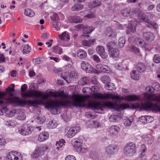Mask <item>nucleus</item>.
<instances>
[{"mask_svg":"<svg viewBox=\"0 0 160 160\" xmlns=\"http://www.w3.org/2000/svg\"><path fill=\"white\" fill-rule=\"evenodd\" d=\"M138 10V8H127L122 9L121 11V14L124 17H130L135 18L137 17Z\"/></svg>","mask_w":160,"mask_h":160,"instance_id":"obj_6","label":"nucleus"},{"mask_svg":"<svg viewBox=\"0 0 160 160\" xmlns=\"http://www.w3.org/2000/svg\"><path fill=\"white\" fill-rule=\"evenodd\" d=\"M77 152L80 153H83L87 152L88 149V148L85 146H83L82 145L77 148L76 149Z\"/></svg>","mask_w":160,"mask_h":160,"instance_id":"obj_29","label":"nucleus"},{"mask_svg":"<svg viewBox=\"0 0 160 160\" xmlns=\"http://www.w3.org/2000/svg\"><path fill=\"white\" fill-rule=\"evenodd\" d=\"M90 156L94 159L97 157V154L96 152L94 150L91 151L90 153Z\"/></svg>","mask_w":160,"mask_h":160,"instance_id":"obj_57","label":"nucleus"},{"mask_svg":"<svg viewBox=\"0 0 160 160\" xmlns=\"http://www.w3.org/2000/svg\"><path fill=\"white\" fill-rule=\"evenodd\" d=\"M82 68L87 72L93 73V68L92 66L87 62L83 61L81 64Z\"/></svg>","mask_w":160,"mask_h":160,"instance_id":"obj_13","label":"nucleus"},{"mask_svg":"<svg viewBox=\"0 0 160 160\" xmlns=\"http://www.w3.org/2000/svg\"><path fill=\"white\" fill-rule=\"evenodd\" d=\"M121 119V117L120 116L113 115H111L109 118V120L110 122H118Z\"/></svg>","mask_w":160,"mask_h":160,"instance_id":"obj_33","label":"nucleus"},{"mask_svg":"<svg viewBox=\"0 0 160 160\" xmlns=\"http://www.w3.org/2000/svg\"><path fill=\"white\" fill-rule=\"evenodd\" d=\"M92 58L95 61L97 62H100V59L99 57L97 55L95 54L92 56Z\"/></svg>","mask_w":160,"mask_h":160,"instance_id":"obj_60","label":"nucleus"},{"mask_svg":"<svg viewBox=\"0 0 160 160\" xmlns=\"http://www.w3.org/2000/svg\"><path fill=\"white\" fill-rule=\"evenodd\" d=\"M139 72L135 70H133L131 73V77L133 80H137L139 79L140 75Z\"/></svg>","mask_w":160,"mask_h":160,"instance_id":"obj_31","label":"nucleus"},{"mask_svg":"<svg viewBox=\"0 0 160 160\" xmlns=\"http://www.w3.org/2000/svg\"><path fill=\"white\" fill-rule=\"evenodd\" d=\"M33 61V62L36 64H39L42 62L41 59L40 58H38L37 59H34Z\"/></svg>","mask_w":160,"mask_h":160,"instance_id":"obj_61","label":"nucleus"},{"mask_svg":"<svg viewBox=\"0 0 160 160\" xmlns=\"http://www.w3.org/2000/svg\"><path fill=\"white\" fill-rule=\"evenodd\" d=\"M143 37L145 40L149 41L153 40L154 38L153 34L150 32L144 33L143 34Z\"/></svg>","mask_w":160,"mask_h":160,"instance_id":"obj_24","label":"nucleus"},{"mask_svg":"<svg viewBox=\"0 0 160 160\" xmlns=\"http://www.w3.org/2000/svg\"><path fill=\"white\" fill-rule=\"evenodd\" d=\"M120 131V128L116 125H112L110 127L108 130V132L111 136H116L118 134Z\"/></svg>","mask_w":160,"mask_h":160,"instance_id":"obj_14","label":"nucleus"},{"mask_svg":"<svg viewBox=\"0 0 160 160\" xmlns=\"http://www.w3.org/2000/svg\"><path fill=\"white\" fill-rule=\"evenodd\" d=\"M84 5L80 3H77L74 4L71 10L73 11H78L82 9Z\"/></svg>","mask_w":160,"mask_h":160,"instance_id":"obj_30","label":"nucleus"},{"mask_svg":"<svg viewBox=\"0 0 160 160\" xmlns=\"http://www.w3.org/2000/svg\"><path fill=\"white\" fill-rule=\"evenodd\" d=\"M65 160H76L75 157L71 155H69L66 157Z\"/></svg>","mask_w":160,"mask_h":160,"instance_id":"obj_63","label":"nucleus"},{"mask_svg":"<svg viewBox=\"0 0 160 160\" xmlns=\"http://www.w3.org/2000/svg\"><path fill=\"white\" fill-rule=\"evenodd\" d=\"M7 160H22V155L19 152L16 151H12L8 153L7 155Z\"/></svg>","mask_w":160,"mask_h":160,"instance_id":"obj_8","label":"nucleus"},{"mask_svg":"<svg viewBox=\"0 0 160 160\" xmlns=\"http://www.w3.org/2000/svg\"><path fill=\"white\" fill-rule=\"evenodd\" d=\"M142 139L147 144H151L153 142L152 137L150 134L143 135Z\"/></svg>","mask_w":160,"mask_h":160,"instance_id":"obj_19","label":"nucleus"},{"mask_svg":"<svg viewBox=\"0 0 160 160\" xmlns=\"http://www.w3.org/2000/svg\"><path fill=\"white\" fill-rule=\"evenodd\" d=\"M154 90V88L150 86H148L146 88V90L147 91L152 92H153Z\"/></svg>","mask_w":160,"mask_h":160,"instance_id":"obj_62","label":"nucleus"},{"mask_svg":"<svg viewBox=\"0 0 160 160\" xmlns=\"http://www.w3.org/2000/svg\"><path fill=\"white\" fill-rule=\"evenodd\" d=\"M65 142V140L62 139H61L59 141L56 142V146L57 147L56 149L58 150H59L60 148L64 145V143Z\"/></svg>","mask_w":160,"mask_h":160,"instance_id":"obj_39","label":"nucleus"},{"mask_svg":"<svg viewBox=\"0 0 160 160\" xmlns=\"http://www.w3.org/2000/svg\"><path fill=\"white\" fill-rule=\"evenodd\" d=\"M137 71L139 72H144L146 70L145 66L142 63L139 62L138 63L136 67Z\"/></svg>","mask_w":160,"mask_h":160,"instance_id":"obj_27","label":"nucleus"},{"mask_svg":"<svg viewBox=\"0 0 160 160\" xmlns=\"http://www.w3.org/2000/svg\"><path fill=\"white\" fill-rule=\"evenodd\" d=\"M101 2L98 0L92 1L88 4V7L91 8H93L97 7L100 6L101 5Z\"/></svg>","mask_w":160,"mask_h":160,"instance_id":"obj_28","label":"nucleus"},{"mask_svg":"<svg viewBox=\"0 0 160 160\" xmlns=\"http://www.w3.org/2000/svg\"><path fill=\"white\" fill-rule=\"evenodd\" d=\"M44 153L40 146L37 147L31 154V157L34 158H37L42 157Z\"/></svg>","mask_w":160,"mask_h":160,"instance_id":"obj_12","label":"nucleus"},{"mask_svg":"<svg viewBox=\"0 0 160 160\" xmlns=\"http://www.w3.org/2000/svg\"><path fill=\"white\" fill-rule=\"evenodd\" d=\"M77 57L81 59H84L87 56L86 52L82 49L78 50L77 52Z\"/></svg>","mask_w":160,"mask_h":160,"instance_id":"obj_26","label":"nucleus"},{"mask_svg":"<svg viewBox=\"0 0 160 160\" xmlns=\"http://www.w3.org/2000/svg\"><path fill=\"white\" fill-rule=\"evenodd\" d=\"M58 36L61 39L63 40H67L70 39L68 33L66 31L63 32Z\"/></svg>","mask_w":160,"mask_h":160,"instance_id":"obj_34","label":"nucleus"},{"mask_svg":"<svg viewBox=\"0 0 160 160\" xmlns=\"http://www.w3.org/2000/svg\"><path fill=\"white\" fill-rule=\"evenodd\" d=\"M16 122L12 121H8L5 122V125L8 127H13L15 125Z\"/></svg>","mask_w":160,"mask_h":160,"instance_id":"obj_55","label":"nucleus"},{"mask_svg":"<svg viewBox=\"0 0 160 160\" xmlns=\"http://www.w3.org/2000/svg\"><path fill=\"white\" fill-rule=\"evenodd\" d=\"M149 14V15L147 16L144 13L142 12H140L138 13V18L141 21H142L145 22H147L148 23L147 25L148 27L153 28L155 29H157L158 27L157 24L155 22L148 20L149 19L152 18L154 17V15L151 13H150Z\"/></svg>","mask_w":160,"mask_h":160,"instance_id":"obj_4","label":"nucleus"},{"mask_svg":"<svg viewBox=\"0 0 160 160\" xmlns=\"http://www.w3.org/2000/svg\"><path fill=\"white\" fill-rule=\"evenodd\" d=\"M153 60L155 63H157L160 62V56L159 55H155L154 56Z\"/></svg>","mask_w":160,"mask_h":160,"instance_id":"obj_53","label":"nucleus"},{"mask_svg":"<svg viewBox=\"0 0 160 160\" xmlns=\"http://www.w3.org/2000/svg\"><path fill=\"white\" fill-rule=\"evenodd\" d=\"M146 123H149L152 122L154 120L153 117L150 116H146Z\"/></svg>","mask_w":160,"mask_h":160,"instance_id":"obj_56","label":"nucleus"},{"mask_svg":"<svg viewBox=\"0 0 160 160\" xmlns=\"http://www.w3.org/2000/svg\"><path fill=\"white\" fill-rule=\"evenodd\" d=\"M100 80L103 83L108 84L110 83L111 79L108 76L104 75L101 78Z\"/></svg>","mask_w":160,"mask_h":160,"instance_id":"obj_40","label":"nucleus"},{"mask_svg":"<svg viewBox=\"0 0 160 160\" xmlns=\"http://www.w3.org/2000/svg\"><path fill=\"white\" fill-rule=\"evenodd\" d=\"M101 71L106 73H109L111 72V70L108 66L103 65Z\"/></svg>","mask_w":160,"mask_h":160,"instance_id":"obj_48","label":"nucleus"},{"mask_svg":"<svg viewBox=\"0 0 160 160\" xmlns=\"http://www.w3.org/2000/svg\"><path fill=\"white\" fill-rule=\"evenodd\" d=\"M82 139L78 138H74L72 141V144L76 149L81 145H82Z\"/></svg>","mask_w":160,"mask_h":160,"instance_id":"obj_17","label":"nucleus"},{"mask_svg":"<svg viewBox=\"0 0 160 160\" xmlns=\"http://www.w3.org/2000/svg\"><path fill=\"white\" fill-rule=\"evenodd\" d=\"M51 19L52 20L53 22L58 21L59 18L57 14L54 13L52 15L51 17Z\"/></svg>","mask_w":160,"mask_h":160,"instance_id":"obj_52","label":"nucleus"},{"mask_svg":"<svg viewBox=\"0 0 160 160\" xmlns=\"http://www.w3.org/2000/svg\"><path fill=\"white\" fill-rule=\"evenodd\" d=\"M90 80V77H84L79 80L78 83L80 85H84L88 83Z\"/></svg>","mask_w":160,"mask_h":160,"instance_id":"obj_22","label":"nucleus"},{"mask_svg":"<svg viewBox=\"0 0 160 160\" xmlns=\"http://www.w3.org/2000/svg\"><path fill=\"white\" fill-rule=\"evenodd\" d=\"M95 40L93 39H90L88 40H84L82 41L83 45L85 46L90 47L94 44Z\"/></svg>","mask_w":160,"mask_h":160,"instance_id":"obj_32","label":"nucleus"},{"mask_svg":"<svg viewBox=\"0 0 160 160\" xmlns=\"http://www.w3.org/2000/svg\"><path fill=\"white\" fill-rule=\"evenodd\" d=\"M115 86L113 83H110L105 86V88L108 90H112L114 88Z\"/></svg>","mask_w":160,"mask_h":160,"instance_id":"obj_54","label":"nucleus"},{"mask_svg":"<svg viewBox=\"0 0 160 160\" xmlns=\"http://www.w3.org/2000/svg\"><path fill=\"white\" fill-rule=\"evenodd\" d=\"M26 118V115L25 113L23 112H22L20 113L18 118V119L21 120H24Z\"/></svg>","mask_w":160,"mask_h":160,"instance_id":"obj_51","label":"nucleus"},{"mask_svg":"<svg viewBox=\"0 0 160 160\" xmlns=\"http://www.w3.org/2000/svg\"><path fill=\"white\" fill-rule=\"evenodd\" d=\"M94 28L92 27H84L83 30V33L85 34H87L92 32L93 31Z\"/></svg>","mask_w":160,"mask_h":160,"instance_id":"obj_37","label":"nucleus"},{"mask_svg":"<svg viewBox=\"0 0 160 160\" xmlns=\"http://www.w3.org/2000/svg\"><path fill=\"white\" fill-rule=\"evenodd\" d=\"M28 88L26 84H23L21 87V91L22 92L21 94L22 97L26 98L29 97H34L37 98H40V100L36 99L34 101L29 100L23 101L20 100L17 97H10L5 98L6 93L0 92V99L7 104H14L17 105L24 106L28 105L30 106H35L38 105H45L48 108H50V112L53 114H59L60 112V107L67 106L68 101L64 102L59 101L56 100H49L48 97H61L66 98L67 95L65 94L63 91L60 92L50 91L47 94H44L42 92L39 91H28L24 92Z\"/></svg>","mask_w":160,"mask_h":160,"instance_id":"obj_1","label":"nucleus"},{"mask_svg":"<svg viewBox=\"0 0 160 160\" xmlns=\"http://www.w3.org/2000/svg\"><path fill=\"white\" fill-rule=\"evenodd\" d=\"M24 14L27 16L32 17L35 15V13L32 9L27 8L25 10Z\"/></svg>","mask_w":160,"mask_h":160,"instance_id":"obj_43","label":"nucleus"},{"mask_svg":"<svg viewBox=\"0 0 160 160\" xmlns=\"http://www.w3.org/2000/svg\"><path fill=\"white\" fill-rule=\"evenodd\" d=\"M119 147L115 144H110L108 146L105 148L106 152L108 154L112 155L118 151Z\"/></svg>","mask_w":160,"mask_h":160,"instance_id":"obj_10","label":"nucleus"},{"mask_svg":"<svg viewBox=\"0 0 160 160\" xmlns=\"http://www.w3.org/2000/svg\"><path fill=\"white\" fill-rule=\"evenodd\" d=\"M14 84H12L11 85V86H12V87H9L6 89V91L9 93V95L11 96H12V92L14 91Z\"/></svg>","mask_w":160,"mask_h":160,"instance_id":"obj_46","label":"nucleus"},{"mask_svg":"<svg viewBox=\"0 0 160 160\" xmlns=\"http://www.w3.org/2000/svg\"><path fill=\"white\" fill-rule=\"evenodd\" d=\"M71 118V117L70 115L69 116H68L66 114L64 115L63 117L64 120L65 121L67 122L70 120Z\"/></svg>","mask_w":160,"mask_h":160,"instance_id":"obj_64","label":"nucleus"},{"mask_svg":"<svg viewBox=\"0 0 160 160\" xmlns=\"http://www.w3.org/2000/svg\"><path fill=\"white\" fill-rule=\"evenodd\" d=\"M115 45L114 42H111L108 43L107 45L109 54L112 57L116 58L119 56V50L114 48Z\"/></svg>","mask_w":160,"mask_h":160,"instance_id":"obj_7","label":"nucleus"},{"mask_svg":"<svg viewBox=\"0 0 160 160\" xmlns=\"http://www.w3.org/2000/svg\"><path fill=\"white\" fill-rule=\"evenodd\" d=\"M45 117L44 116H40L36 118V121L38 123L42 124L45 122Z\"/></svg>","mask_w":160,"mask_h":160,"instance_id":"obj_44","label":"nucleus"},{"mask_svg":"<svg viewBox=\"0 0 160 160\" xmlns=\"http://www.w3.org/2000/svg\"><path fill=\"white\" fill-rule=\"evenodd\" d=\"M81 128L79 126L73 127L68 130L67 133V136L68 138H72L80 130Z\"/></svg>","mask_w":160,"mask_h":160,"instance_id":"obj_11","label":"nucleus"},{"mask_svg":"<svg viewBox=\"0 0 160 160\" xmlns=\"http://www.w3.org/2000/svg\"><path fill=\"white\" fill-rule=\"evenodd\" d=\"M130 50L132 52L136 53V54H140V50L139 48L134 46H131L130 47Z\"/></svg>","mask_w":160,"mask_h":160,"instance_id":"obj_45","label":"nucleus"},{"mask_svg":"<svg viewBox=\"0 0 160 160\" xmlns=\"http://www.w3.org/2000/svg\"><path fill=\"white\" fill-rule=\"evenodd\" d=\"M124 99L128 101L139 100L138 103L133 105V107L141 108L148 111H152L156 113L160 112V95L143 93L140 96L129 95L125 97Z\"/></svg>","mask_w":160,"mask_h":160,"instance_id":"obj_3","label":"nucleus"},{"mask_svg":"<svg viewBox=\"0 0 160 160\" xmlns=\"http://www.w3.org/2000/svg\"><path fill=\"white\" fill-rule=\"evenodd\" d=\"M125 43V38L124 37H121L118 40V44L121 48L124 47Z\"/></svg>","mask_w":160,"mask_h":160,"instance_id":"obj_47","label":"nucleus"},{"mask_svg":"<svg viewBox=\"0 0 160 160\" xmlns=\"http://www.w3.org/2000/svg\"><path fill=\"white\" fill-rule=\"evenodd\" d=\"M91 91L93 93V97L95 99L100 100L111 99L114 103L111 102H105L102 104L99 102H90L91 101L89 95H83L79 94H73L71 100L73 105L78 107H84L86 103H88L89 108L94 109L95 112L98 113H102V111L105 107L113 109L116 111H119L129 108L128 104L124 103L118 104L124 99V98L114 93H105L103 94L98 93L99 88L97 86L92 87Z\"/></svg>","mask_w":160,"mask_h":160,"instance_id":"obj_2","label":"nucleus"},{"mask_svg":"<svg viewBox=\"0 0 160 160\" xmlns=\"http://www.w3.org/2000/svg\"><path fill=\"white\" fill-rule=\"evenodd\" d=\"M115 67L117 69L120 70H122L123 68L122 64L121 63L116 64Z\"/></svg>","mask_w":160,"mask_h":160,"instance_id":"obj_59","label":"nucleus"},{"mask_svg":"<svg viewBox=\"0 0 160 160\" xmlns=\"http://www.w3.org/2000/svg\"><path fill=\"white\" fill-rule=\"evenodd\" d=\"M69 21L71 23H80L82 22V19L79 16H70L68 19Z\"/></svg>","mask_w":160,"mask_h":160,"instance_id":"obj_23","label":"nucleus"},{"mask_svg":"<svg viewBox=\"0 0 160 160\" xmlns=\"http://www.w3.org/2000/svg\"><path fill=\"white\" fill-rule=\"evenodd\" d=\"M89 122L90 125L92 126V127L90 126L89 127L90 128L98 127L100 125L99 122Z\"/></svg>","mask_w":160,"mask_h":160,"instance_id":"obj_50","label":"nucleus"},{"mask_svg":"<svg viewBox=\"0 0 160 160\" xmlns=\"http://www.w3.org/2000/svg\"><path fill=\"white\" fill-rule=\"evenodd\" d=\"M32 129L29 125L25 124L21 128L18 129V132L22 135H27L32 132Z\"/></svg>","mask_w":160,"mask_h":160,"instance_id":"obj_9","label":"nucleus"},{"mask_svg":"<svg viewBox=\"0 0 160 160\" xmlns=\"http://www.w3.org/2000/svg\"><path fill=\"white\" fill-rule=\"evenodd\" d=\"M52 51L54 53L60 55L62 54L63 53L62 49L61 47H59L58 46H56L54 47L53 48Z\"/></svg>","mask_w":160,"mask_h":160,"instance_id":"obj_38","label":"nucleus"},{"mask_svg":"<svg viewBox=\"0 0 160 160\" xmlns=\"http://www.w3.org/2000/svg\"><path fill=\"white\" fill-rule=\"evenodd\" d=\"M52 23L53 27L55 30L57 31L59 30L60 25L58 21L53 22Z\"/></svg>","mask_w":160,"mask_h":160,"instance_id":"obj_49","label":"nucleus"},{"mask_svg":"<svg viewBox=\"0 0 160 160\" xmlns=\"http://www.w3.org/2000/svg\"><path fill=\"white\" fill-rule=\"evenodd\" d=\"M96 50L98 53L103 59L108 57V54L105 52L104 47L102 46H98L96 48Z\"/></svg>","mask_w":160,"mask_h":160,"instance_id":"obj_15","label":"nucleus"},{"mask_svg":"<svg viewBox=\"0 0 160 160\" xmlns=\"http://www.w3.org/2000/svg\"><path fill=\"white\" fill-rule=\"evenodd\" d=\"M135 42L137 44L141 47H145L146 46L144 41L142 38H137L135 39Z\"/></svg>","mask_w":160,"mask_h":160,"instance_id":"obj_35","label":"nucleus"},{"mask_svg":"<svg viewBox=\"0 0 160 160\" xmlns=\"http://www.w3.org/2000/svg\"><path fill=\"white\" fill-rule=\"evenodd\" d=\"M106 35L110 38H114L116 36L117 32L115 30L112 29L111 28H108L106 30Z\"/></svg>","mask_w":160,"mask_h":160,"instance_id":"obj_18","label":"nucleus"},{"mask_svg":"<svg viewBox=\"0 0 160 160\" xmlns=\"http://www.w3.org/2000/svg\"><path fill=\"white\" fill-rule=\"evenodd\" d=\"M136 146L133 142H129L124 147V152L125 155L129 157L133 156L136 152Z\"/></svg>","mask_w":160,"mask_h":160,"instance_id":"obj_5","label":"nucleus"},{"mask_svg":"<svg viewBox=\"0 0 160 160\" xmlns=\"http://www.w3.org/2000/svg\"><path fill=\"white\" fill-rule=\"evenodd\" d=\"M134 120L132 116H130L129 117H127L124 119L123 123L124 125L127 127L131 126Z\"/></svg>","mask_w":160,"mask_h":160,"instance_id":"obj_20","label":"nucleus"},{"mask_svg":"<svg viewBox=\"0 0 160 160\" xmlns=\"http://www.w3.org/2000/svg\"><path fill=\"white\" fill-rule=\"evenodd\" d=\"M78 77V74L75 71H72L68 74V78L70 79L77 78Z\"/></svg>","mask_w":160,"mask_h":160,"instance_id":"obj_42","label":"nucleus"},{"mask_svg":"<svg viewBox=\"0 0 160 160\" xmlns=\"http://www.w3.org/2000/svg\"><path fill=\"white\" fill-rule=\"evenodd\" d=\"M153 86L154 87V90L157 91H159L160 86L158 83L157 82H155L153 84Z\"/></svg>","mask_w":160,"mask_h":160,"instance_id":"obj_58","label":"nucleus"},{"mask_svg":"<svg viewBox=\"0 0 160 160\" xmlns=\"http://www.w3.org/2000/svg\"><path fill=\"white\" fill-rule=\"evenodd\" d=\"M58 123L55 120L50 121L47 124V127L49 128H55L56 127Z\"/></svg>","mask_w":160,"mask_h":160,"instance_id":"obj_41","label":"nucleus"},{"mask_svg":"<svg viewBox=\"0 0 160 160\" xmlns=\"http://www.w3.org/2000/svg\"><path fill=\"white\" fill-rule=\"evenodd\" d=\"M137 21L136 19L134 18L133 20H130L128 26V30L131 32H134L136 31V27L137 25Z\"/></svg>","mask_w":160,"mask_h":160,"instance_id":"obj_16","label":"nucleus"},{"mask_svg":"<svg viewBox=\"0 0 160 160\" xmlns=\"http://www.w3.org/2000/svg\"><path fill=\"white\" fill-rule=\"evenodd\" d=\"M140 148V153L139 156L141 158H142L145 155L147 149L145 146L144 144L141 145Z\"/></svg>","mask_w":160,"mask_h":160,"instance_id":"obj_36","label":"nucleus"},{"mask_svg":"<svg viewBox=\"0 0 160 160\" xmlns=\"http://www.w3.org/2000/svg\"><path fill=\"white\" fill-rule=\"evenodd\" d=\"M48 133L46 132H42L39 135L38 140L40 142H43L47 140L48 138Z\"/></svg>","mask_w":160,"mask_h":160,"instance_id":"obj_25","label":"nucleus"},{"mask_svg":"<svg viewBox=\"0 0 160 160\" xmlns=\"http://www.w3.org/2000/svg\"><path fill=\"white\" fill-rule=\"evenodd\" d=\"M20 49L24 54H28L31 51V47L28 44L22 45Z\"/></svg>","mask_w":160,"mask_h":160,"instance_id":"obj_21","label":"nucleus"}]
</instances>
